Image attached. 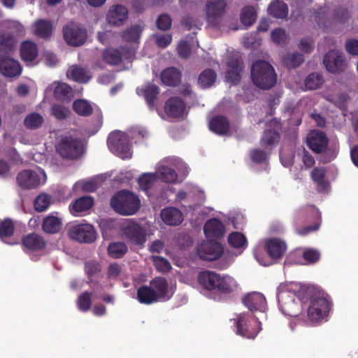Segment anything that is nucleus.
Here are the masks:
<instances>
[{"instance_id": "nucleus-27", "label": "nucleus", "mask_w": 358, "mask_h": 358, "mask_svg": "<svg viewBox=\"0 0 358 358\" xmlns=\"http://www.w3.org/2000/svg\"><path fill=\"white\" fill-rule=\"evenodd\" d=\"M182 78L181 72L176 67H168L164 69L160 74L162 83L170 87L178 86Z\"/></svg>"}, {"instance_id": "nucleus-51", "label": "nucleus", "mask_w": 358, "mask_h": 358, "mask_svg": "<svg viewBox=\"0 0 358 358\" xmlns=\"http://www.w3.org/2000/svg\"><path fill=\"white\" fill-rule=\"evenodd\" d=\"M159 179L166 183L174 182L178 179L176 171L169 166H162L158 171Z\"/></svg>"}, {"instance_id": "nucleus-42", "label": "nucleus", "mask_w": 358, "mask_h": 358, "mask_svg": "<svg viewBox=\"0 0 358 358\" xmlns=\"http://www.w3.org/2000/svg\"><path fill=\"white\" fill-rule=\"evenodd\" d=\"M268 10L271 15L279 19L285 18L288 14V7L287 4L278 1L271 3Z\"/></svg>"}, {"instance_id": "nucleus-31", "label": "nucleus", "mask_w": 358, "mask_h": 358, "mask_svg": "<svg viewBox=\"0 0 358 358\" xmlns=\"http://www.w3.org/2000/svg\"><path fill=\"white\" fill-rule=\"evenodd\" d=\"M16 44L17 40L13 34L8 32L0 33V55L13 53Z\"/></svg>"}, {"instance_id": "nucleus-32", "label": "nucleus", "mask_w": 358, "mask_h": 358, "mask_svg": "<svg viewBox=\"0 0 358 358\" xmlns=\"http://www.w3.org/2000/svg\"><path fill=\"white\" fill-rule=\"evenodd\" d=\"M62 227V220L52 214L45 217L42 222V230L47 234H55L59 233Z\"/></svg>"}, {"instance_id": "nucleus-11", "label": "nucleus", "mask_w": 358, "mask_h": 358, "mask_svg": "<svg viewBox=\"0 0 358 358\" xmlns=\"http://www.w3.org/2000/svg\"><path fill=\"white\" fill-rule=\"evenodd\" d=\"M323 64L327 71L339 73L346 70L348 63L343 53L339 50H330L325 54Z\"/></svg>"}, {"instance_id": "nucleus-22", "label": "nucleus", "mask_w": 358, "mask_h": 358, "mask_svg": "<svg viewBox=\"0 0 358 358\" xmlns=\"http://www.w3.org/2000/svg\"><path fill=\"white\" fill-rule=\"evenodd\" d=\"M203 232L209 239H219L224 236V225L220 220L212 218L206 222L203 227Z\"/></svg>"}, {"instance_id": "nucleus-33", "label": "nucleus", "mask_w": 358, "mask_h": 358, "mask_svg": "<svg viewBox=\"0 0 358 358\" xmlns=\"http://www.w3.org/2000/svg\"><path fill=\"white\" fill-rule=\"evenodd\" d=\"M67 76L80 83H86L92 78L90 72L85 68L73 65L67 72Z\"/></svg>"}, {"instance_id": "nucleus-19", "label": "nucleus", "mask_w": 358, "mask_h": 358, "mask_svg": "<svg viewBox=\"0 0 358 358\" xmlns=\"http://www.w3.org/2000/svg\"><path fill=\"white\" fill-rule=\"evenodd\" d=\"M137 94L143 96L150 110L155 109V101L160 92L159 87L154 83H148L136 89Z\"/></svg>"}, {"instance_id": "nucleus-3", "label": "nucleus", "mask_w": 358, "mask_h": 358, "mask_svg": "<svg viewBox=\"0 0 358 358\" xmlns=\"http://www.w3.org/2000/svg\"><path fill=\"white\" fill-rule=\"evenodd\" d=\"M250 74L253 84L262 90H269L276 84L275 71L271 64L264 60L255 62Z\"/></svg>"}, {"instance_id": "nucleus-13", "label": "nucleus", "mask_w": 358, "mask_h": 358, "mask_svg": "<svg viewBox=\"0 0 358 358\" xmlns=\"http://www.w3.org/2000/svg\"><path fill=\"white\" fill-rule=\"evenodd\" d=\"M330 310V303L324 297H316L311 300L308 309V319L314 322H319L327 315Z\"/></svg>"}, {"instance_id": "nucleus-61", "label": "nucleus", "mask_w": 358, "mask_h": 358, "mask_svg": "<svg viewBox=\"0 0 358 358\" xmlns=\"http://www.w3.org/2000/svg\"><path fill=\"white\" fill-rule=\"evenodd\" d=\"M302 257L307 263L315 264L320 259V253L315 249L308 248L303 251Z\"/></svg>"}, {"instance_id": "nucleus-18", "label": "nucleus", "mask_w": 358, "mask_h": 358, "mask_svg": "<svg viewBox=\"0 0 358 358\" xmlns=\"http://www.w3.org/2000/svg\"><path fill=\"white\" fill-rule=\"evenodd\" d=\"M16 180L18 185L24 189H35L41 184L40 175L29 169L20 171Z\"/></svg>"}, {"instance_id": "nucleus-28", "label": "nucleus", "mask_w": 358, "mask_h": 358, "mask_svg": "<svg viewBox=\"0 0 358 358\" xmlns=\"http://www.w3.org/2000/svg\"><path fill=\"white\" fill-rule=\"evenodd\" d=\"M22 243L23 246L29 251L42 250L46 245L44 238L36 233L29 234L24 236Z\"/></svg>"}, {"instance_id": "nucleus-38", "label": "nucleus", "mask_w": 358, "mask_h": 358, "mask_svg": "<svg viewBox=\"0 0 358 358\" xmlns=\"http://www.w3.org/2000/svg\"><path fill=\"white\" fill-rule=\"evenodd\" d=\"M326 169L324 167H315L311 172V178L317 185V189L319 192L326 190L329 187V183L325 179Z\"/></svg>"}, {"instance_id": "nucleus-36", "label": "nucleus", "mask_w": 358, "mask_h": 358, "mask_svg": "<svg viewBox=\"0 0 358 358\" xmlns=\"http://www.w3.org/2000/svg\"><path fill=\"white\" fill-rule=\"evenodd\" d=\"M34 33L41 38H49L52 34V24L50 21L43 19L36 20L34 24Z\"/></svg>"}, {"instance_id": "nucleus-64", "label": "nucleus", "mask_w": 358, "mask_h": 358, "mask_svg": "<svg viewBox=\"0 0 358 358\" xmlns=\"http://www.w3.org/2000/svg\"><path fill=\"white\" fill-rule=\"evenodd\" d=\"M177 50L181 58H187L191 54L192 49L187 41H182L178 43Z\"/></svg>"}, {"instance_id": "nucleus-55", "label": "nucleus", "mask_w": 358, "mask_h": 358, "mask_svg": "<svg viewBox=\"0 0 358 358\" xmlns=\"http://www.w3.org/2000/svg\"><path fill=\"white\" fill-rule=\"evenodd\" d=\"M228 242L231 247L241 248L246 245L247 239L243 234L236 231L229 234Z\"/></svg>"}, {"instance_id": "nucleus-17", "label": "nucleus", "mask_w": 358, "mask_h": 358, "mask_svg": "<svg viewBox=\"0 0 358 358\" xmlns=\"http://www.w3.org/2000/svg\"><path fill=\"white\" fill-rule=\"evenodd\" d=\"M266 126L273 127V129L264 130L260 140V144L266 148H271L273 145L277 144L280 140L279 130L281 129V124L280 122L274 118L267 122Z\"/></svg>"}, {"instance_id": "nucleus-7", "label": "nucleus", "mask_w": 358, "mask_h": 358, "mask_svg": "<svg viewBox=\"0 0 358 358\" xmlns=\"http://www.w3.org/2000/svg\"><path fill=\"white\" fill-rule=\"evenodd\" d=\"M107 141L110 150L115 155L124 159L131 158L129 138L125 133L113 131L110 134Z\"/></svg>"}, {"instance_id": "nucleus-29", "label": "nucleus", "mask_w": 358, "mask_h": 358, "mask_svg": "<svg viewBox=\"0 0 358 358\" xmlns=\"http://www.w3.org/2000/svg\"><path fill=\"white\" fill-rule=\"evenodd\" d=\"M209 127L218 135H225L230 130V122L224 115H215L210 120Z\"/></svg>"}, {"instance_id": "nucleus-53", "label": "nucleus", "mask_w": 358, "mask_h": 358, "mask_svg": "<svg viewBox=\"0 0 358 358\" xmlns=\"http://www.w3.org/2000/svg\"><path fill=\"white\" fill-rule=\"evenodd\" d=\"M324 83L323 77L317 73L309 74L305 80V87L308 90H316L319 88Z\"/></svg>"}, {"instance_id": "nucleus-54", "label": "nucleus", "mask_w": 358, "mask_h": 358, "mask_svg": "<svg viewBox=\"0 0 358 358\" xmlns=\"http://www.w3.org/2000/svg\"><path fill=\"white\" fill-rule=\"evenodd\" d=\"M156 177L154 174L144 173L138 178V184L141 190L148 193L153 186Z\"/></svg>"}, {"instance_id": "nucleus-5", "label": "nucleus", "mask_w": 358, "mask_h": 358, "mask_svg": "<svg viewBox=\"0 0 358 358\" xmlns=\"http://www.w3.org/2000/svg\"><path fill=\"white\" fill-rule=\"evenodd\" d=\"M56 150L63 158L76 159L83 155V143L77 136L64 135L56 145Z\"/></svg>"}, {"instance_id": "nucleus-40", "label": "nucleus", "mask_w": 358, "mask_h": 358, "mask_svg": "<svg viewBox=\"0 0 358 358\" xmlns=\"http://www.w3.org/2000/svg\"><path fill=\"white\" fill-rule=\"evenodd\" d=\"M217 75L214 70L206 69L199 76L198 85L203 89L211 87L216 80Z\"/></svg>"}, {"instance_id": "nucleus-46", "label": "nucleus", "mask_w": 358, "mask_h": 358, "mask_svg": "<svg viewBox=\"0 0 358 358\" xmlns=\"http://www.w3.org/2000/svg\"><path fill=\"white\" fill-rule=\"evenodd\" d=\"M73 110L79 115L90 116L93 111L91 104L86 100L77 99L73 103Z\"/></svg>"}, {"instance_id": "nucleus-23", "label": "nucleus", "mask_w": 358, "mask_h": 358, "mask_svg": "<svg viewBox=\"0 0 358 358\" xmlns=\"http://www.w3.org/2000/svg\"><path fill=\"white\" fill-rule=\"evenodd\" d=\"M128 18V10L122 5H114L108 10L107 20L110 24L120 26Z\"/></svg>"}, {"instance_id": "nucleus-43", "label": "nucleus", "mask_w": 358, "mask_h": 358, "mask_svg": "<svg viewBox=\"0 0 358 358\" xmlns=\"http://www.w3.org/2000/svg\"><path fill=\"white\" fill-rule=\"evenodd\" d=\"M143 27L134 24L124 30L122 34V39L126 42H136L143 31Z\"/></svg>"}, {"instance_id": "nucleus-57", "label": "nucleus", "mask_w": 358, "mask_h": 358, "mask_svg": "<svg viewBox=\"0 0 358 358\" xmlns=\"http://www.w3.org/2000/svg\"><path fill=\"white\" fill-rule=\"evenodd\" d=\"M51 114L55 118L59 120H63L68 117L70 110L68 108L61 104H53L50 108Z\"/></svg>"}, {"instance_id": "nucleus-30", "label": "nucleus", "mask_w": 358, "mask_h": 358, "mask_svg": "<svg viewBox=\"0 0 358 358\" xmlns=\"http://www.w3.org/2000/svg\"><path fill=\"white\" fill-rule=\"evenodd\" d=\"M227 66V78L233 83H237L241 80L240 73L243 69L242 60L238 58H232L228 62Z\"/></svg>"}, {"instance_id": "nucleus-1", "label": "nucleus", "mask_w": 358, "mask_h": 358, "mask_svg": "<svg viewBox=\"0 0 358 358\" xmlns=\"http://www.w3.org/2000/svg\"><path fill=\"white\" fill-rule=\"evenodd\" d=\"M198 282L207 291H215L223 294H231L237 289L236 280L229 276L217 273L212 271H200L198 275Z\"/></svg>"}, {"instance_id": "nucleus-20", "label": "nucleus", "mask_w": 358, "mask_h": 358, "mask_svg": "<svg viewBox=\"0 0 358 358\" xmlns=\"http://www.w3.org/2000/svg\"><path fill=\"white\" fill-rule=\"evenodd\" d=\"M243 304L252 312L264 311L266 300L264 296L259 292H252L245 295L243 299Z\"/></svg>"}, {"instance_id": "nucleus-12", "label": "nucleus", "mask_w": 358, "mask_h": 358, "mask_svg": "<svg viewBox=\"0 0 358 358\" xmlns=\"http://www.w3.org/2000/svg\"><path fill=\"white\" fill-rule=\"evenodd\" d=\"M71 239L79 243H92L96 239V232L90 224H78L72 226L69 230Z\"/></svg>"}, {"instance_id": "nucleus-6", "label": "nucleus", "mask_w": 358, "mask_h": 358, "mask_svg": "<svg viewBox=\"0 0 358 358\" xmlns=\"http://www.w3.org/2000/svg\"><path fill=\"white\" fill-rule=\"evenodd\" d=\"M236 334L242 337L254 339L262 330L261 322L250 313H241L234 319Z\"/></svg>"}, {"instance_id": "nucleus-63", "label": "nucleus", "mask_w": 358, "mask_h": 358, "mask_svg": "<svg viewBox=\"0 0 358 358\" xmlns=\"http://www.w3.org/2000/svg\"><path fill=\"white\" fill-rule=\"evenodd\" d=\"M250 157L252 162L257 164H261L266 161L267 154L264 150L253 149L250 152Z\"/></svg>"}, {"instance_id": "nucleus-47", "label": "nucleus", "mask_w": 358, "mask_h": 358, "mask_svg": "<svg viewBox=\"0 0 358 358\" xmlns=\"http://www.w3.org/2000/svg\"><path fill=\"white\" fill-rule=\"evenodd\" d=\"M103 60L110 65H118L122 62V53L117 49L107 48L103 52Z\"/></svg>"}, {"instance_id": "nucleus-41", "label": "nucleus", "mask_w": 358, "mask_h": 358, "mask_svg": "<svg viewBox=\"0 0 358 358\" xmlns=\"http://www.w3.org/2000/svg\"><path fill=\"white\" fill-rule=\"evenodd\" d=\"M150 287L158 294V299L166 296L169 289L167 280L162 277H156L150 282Z\"/></svg>"}, {"instance_id": "nucleus-2", "label": "nucleus", "mask_w": 358, "mask_h": 358, "mask_svg": "<svg viewBox=\"0 0 358 358\" xmlns=\"http://www.w3.org/2000/svg\"><path fill=\"white\" fill-rule=\"evenodd\" d=\"M321 217L317 208L310 206L296 212L294 224L296 233L300 236H306L317 231L320 226Z\"/></svg>"}, {"instance_id": "nucleus-25", "label": "nucleus", "mask_w": 358, "mask_h": 358, "mask_svg": "<svg viewBox=\"0 0 358 358\" xmlns=\"http://www.w3.org/2000/svg\"><path fill=\"white\" fill-rule=\"evenodd\" d=\"M265 249L272 259H280L285 252L287 245L283 241L274 238L266 241Z\"/></svg>"}, {"instance_id": "nucleus-34", "label": "nucleus", "mask_w": 358, "mask_h": 358, "mask_svg": "<svg viewBox=\"0 0 358 358\" xmlns=\"http://www.w3.org/2000/svg\"><path fill=\"white\" fill-rule=\"evenodd\" d=\"M137 299L141 303L150 305L158 301V294L150 286L142 285L137 290Z\"/></svg>"}, {"instance_id": "nucleus-59", "label": "nucleus", "mask_w": 358, "mask_h": 358, "mask_svg": "<svg viewBox=\"0 0 358 358\" xmlns=\"http://www.w3.org/2000/svg\"><path fill=\"white\" fill-rule=\"evenodd\" d=\"M152 262L156 269L160 272L165 273L171 269V265L166 258L154 256L152 257Z\"/></svg>"}, {"instance_id": "nucleus-4", "label": "nucleus", "mask_w": 358, "mask_h": 358, "mask_svg": "<svg viewBox=\"0 0 358 358\" xmlns=\"http://www.w3.org/2000/svg\"><path fill=\"white\" fill-rule=\"evenodd\" d=\"M111 208L122 215H133L141 208V200L134 192L122 189L116 192L110 199Z\"/></svg>"}, {"instance_id": "nucleus-21", "label": "nucleus", "mask_w": 358, "mask_h": 358, "mask_svg": "<svg viewBox=\"0 0 358 358\" xmlns=\"http://www.w3.org/2000/svg\"><path fill=\"white\" fill-rule=\"evenodd\" d=\"M185 110V103L184 101L178 96H172L166 100L164 104V111L166 114L173 118L181 117Z\"/></svg>"}, {"instance_id": "nucleus-62", "label": "nucleus", "mask_w": 358, "mask_h": 358, "mask_svg": "<svg viewBox=\"0 0 358 358\" xmlns=\"http://www.w3.org/2000/svg\"><path fill=\"white\" fill-rule=\"evenodd\" d=\"M271 37L272 41L277 44H284L287 40L286 32L281 28L275 29L272 31Z\"/></svg>"}, {"instance_id": "nucleus-10", "label": "nucleus", "mask_w": 358, "mask_h": 358, "mask_svg": "<svg viewBox=\"0 0 358 358\" xmlns=\"http://www.w3.org/2000/svg\"><path fill=\"white\" fill-rule=\"evenodd\" d=\"M122 234L133 244L143 245L146 241L145 229L134 220H127L122 227Z\"/></svg>"}, {"instance_id": "nucleus-49", "label": "nucleus", "mask_w": 358, "mask_h": 358, "mask_svg": "<svg viewBox=\"0 0 358 358\" xmlns=\"http://www.w3.org/2000/svg\"><path fill=\"white\" fill-rule=\"evenodd\" d=\"M128 251L127 245L122 242H114L108 245V252L114 259L122 257Z\"/></svg>"}, {"instance_id": "nucleus-15", "label": "nucleus", "mask_w": 358, "mask_h": 358, "mask_svg": "<svg viewBox=\"0 0 358 358\" xmlns=\"http://www.w3.org/2000/svg\"><path fill=\"white\" fill-rule=\"evenodd\" d=\"M329 138L326 134L320 130H313L307 136V145L315 153L325 152L329 145Z\"/></svg>"}, {"instance_id": "nucleus-9", "label": "nucleus", "mask_w": 358, "mask_h": 358, "mask_svg": "<svg viewBox=\"0 0 358 358\" xmlns=\"http://www.w3.org/2000/svg\"><path fill=\"white\" fill-rule=\"evenodd\" d=\"M227 8L226 0H209L206 4L207 22L213 27H217Z\"/></svg>"}, {"instance_id": "nucleus-56", "label": "nucleus", "mask_w": 358, "mask_h": 358, "mask_svg": "<svg viewBox=\"0 0 358 358\" xmlns=\"http://www.w3.org/2000/svg\"><path fill=\"white\" fill-rule=\"evenodd\" d=\"M91 292H83L77 299V306L80 310L87 312L90 309L92 306Z\"/></svg>"}, {"instance_id": "nucleus-60", "label": "nucleus", "mask_w": 358, "mask_h": 358, "mask_svg": "<svg viewBox=\"0 0 358 358\" xmlns=\"http://www.w3.org/2000/svg\"><path fill=\"white\" fill-rule=\"evenodd\" d=\"M101 270L100 264L96 260H89L85 263V271L89 277L99 273Z\"/></svg>"}, {"instance_id": "nucleus-35", "label": "nucleus", "mask_w": 358, "mask_h": 358, "mask_svg": "<svg viewBox=\"0 0 358 358\" xmlns=\"http://www.w3.org/2000/svg\"><path fill=\"white\" fill-rule=\"evenodd\" d=\"M38 55V47L36 43L26 41L20 45V56L23 61L31 62L35 60Z\"/></svg>"}, {"instance_id": "nucleus-14", "label": "nucleus", "mask_w": 358, "mask_h": 358, "mask_svg": "<svg viewBox=\"0 0 358 358\" xmlns=\"http://www.w3.org/2000/svg\"><path fill=\"white\" fill-rule=\"evenodd\" d=\"M196 252L201 259L213 261L219 259L222 255L224 248L221 243L209 240L199 245Z\"/></svg>"}, {"instance_id": "nucleus-16", "label": "nucleus", "mask_w": 358, "mask_h": 358, "mask_svg": "<svg viewBox=\"0 0 358 358\" xmlns=\"http://www.w3.org/2000/svg\"><path fill=\"white\" fill-rule=\"evenodd\" d=\"M22 68L20 62L9 55H0V73L7 78H15L21 75Z\"/></svg>"}, {"instance_id": "nucleus-8", "label": "nucleus", "mask_w": 358, "mask_h": 358, "mask_svg": "<svg viewBox=\"0 0 358 358\" xmlns=\"http://www.w3.org/2000/svg\"><path fill=\"white\" fill-rule=\"evenodd\" d=\"M63 36L67 44L73 47L83 45L87 41V32L85 28L74 22L64 26Z\"/></svg>"}, {"instance_id": "nucleus-24", "label": "nucleus", "mask_w": 358, "mask_h": 358, "mask_svg": "<svg viewBox=\"0 0 358 358\" xmlns=\"http://www.w3.org/2000/svg\"><path fill=\"white\" fill-rule=\"evenodd\" d=\"M285 293L278 295V302L282 312L290 317H296L300 312V304L294 299L289 297L285 298Z\"/></svg>"}, {"instance_id": "nucleus-44", "label": "nucleus", "mask_w": 358, "mask_h": 358, "mask_svg": "<svg viewBox=\"0 0 358 358\" xmlns=\"http://www.w3.org/2000/svg\"><path fill=\"white\" fill-rule=\"evenodd\" d=\"M44 122L43 116L38 113H31L24 119V127L30 130L40 128Z\"/></svg>"}, {"instance_id": "nucleus-39", "label": "nucleus", "mask_w": 358, "mask_h": 358, "mask_svg": "<svg viewBox=\"0 0 358 358\" xmlns=\"http://www.w3.org/2000/svg\"><path fill=\"white\" fill-rule=\"evenodd\" d=\"M73 93L72 88L64 83H58L54 90V96L56 99L69 102L71 100Z\"/></svg>"}, {"instance_id": "nucleus-48", "label": "nucleus", "mask_w": 358, "mask_h": 358, "mask_svg": "<svg viewBox=\"0 0 358 358\" xmlns=\"http://www.w3.org/2000/svg\"><path fill=\"white\" fill-rule=\"evenodd\" d=\"M241 21L246 27L252 26L257 18V13L253 6H247L243 8L241 13Z\"/></svg>"}, {"instance_id": "nucleus-50", "label": "nucleus", "mask_w": 358, "mask_h": 358, "mask_svg": "<svg viewBox=\"0 0 358 358\" xmlns=\"http://www.w3.org/2000/svg\"><path fill=\"white\" fill-rule=\"evenodd\" d=\"M15 226L11 219L6 218L0 223V239L6 243V239L14 233Z\"/></svg>"}, {"instance_id": "nucleus-37", "label": "nucleus", "mask_w": 358, "mask_h": 358, "mask_svg": "<svg viewBox=\"0 0 358 358\" xmlns=\"http://www.w3.org/2000/svg\"><path fill=\"white\" fill-rule=\"evenodd\" d=\"M94 203L93 198L90 196H81L70 206L71 211L73 214L82 213L90 210Z\"/></svg>"}, {"instance_id": "nucleus-58", "label": "nucleus", "mask_w": 358, "mask_h": 358, "mask_svg": "<svg viewBox=\"0 0 358 358\" xmlns=\"http://www.w3.org/2000/svg\"><path fill=\"white\" fill-rule=\"evenodd\" d=\"M155 23L157 29L162 31H167L171 27L172 19L169 15L163 13L157 17Z\"/></svg>"}, {"instance_id": "nucleus-45", "label": "nucleus", "mask_w": 358, "mask_h": 358, "mask_svg": "<svg viewBox=\"0 0 358 358\" xmlns=\"http://www.w3.org/2000/svg\"><path fill=\"white\" fill-rule=\"evenodd\" d=\"M282 63L289 69L299 66L304 61L303 55L299 52L287 53L282 58Z\"/></svg>"}, {"instance_id": "nucleus-26", "label": "nucleus", "mask_w": 358, "mask_h": 358, "mask_svg": "<svg viewBox=\"0 0 358 358\" xmlns=\"http://www.w3.org/2000/svg\"><path fill=\"white\" fill-rule=\"evenodd\" d=\"M161 218L167 225L177 226L183 221L182 212L174 207H167L161 211Z\"/></svg>"}, {"instance_id": "nucleus-52", "label": "nucleus", "mask_w": 358, "mask_h": 358, "mask_svg": "<svg viewBox=\"0 0 358 358\" xmlns=\"http://www.w3.org/2000/svg\"><path fill=\"white\" fill-rule=\"evenodd\" d=\"M51 203V196L47 194L43 193L36 197L34 201V209L36 211L41 213L48 209Z\"/></svg>"}]
</instances>
